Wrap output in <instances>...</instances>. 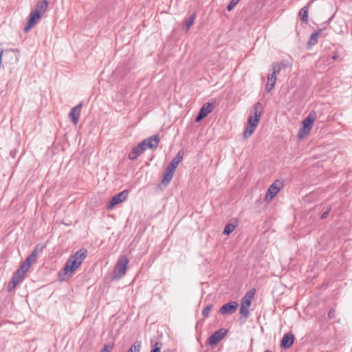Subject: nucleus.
I'll return each mask as SVG.
<instances>
[{
    "label": "nucleus",
    "mask_w": 352,
    "mask_h": 352,
    "mask_svg": "<svg viewBox=\"0 0 352 352\" xmlns=\"http://www.w3.org/2000/svg\"><path fill=\"white\" fill-rule=\"evenodd\" d=\"M160 142V137L157 134L152 135L147 139L144 140L136 146H134L129 154L130 160H135L143 153L147 148L156 149Z\"/></svg>",
    "instance_id": "1"
},
{
    "label": "nucleus",
    "mask_w": 352,
    "mask_h": 352,
    "mask_svg": "<svg viewBox=\"0 0 352 352\" xmlns=\"http://www.w3.org/2000/svg\"><path fill=\"white\" fill-rule=\"evenodd\" d=\"M87 250L81 248L67 261L63 269L65 275L70 277L75 270L82 264L87 256Z\"/></svg>",
    "instance_id": "2"
},
{
    "label": "nucleus",
    "mask_w": 352,
    "mask_h": 352,
    "mask_svg": "<svg viewBox=\"0 0 352 352\" xmlns=\"http://www.w3.org/2000/svg\"><path fill=\"white\" fill-rule=\"evenodd\" d=\"M128 263L129 260L126 256H122L118 259L113 269V279L118 280L126 274Z\"/></svg>",
    "instance_id": "3"
},
{
    "label": "nucleus",
    "mask_w": 352,
    "mask_h": 352,
    "mask_svg": "<svg viewBox=\"0 0 352 352\" xmlns=\"http://www.w3.org/2000/svg\"><path fill=\"white\" fill-rule=\"evenodd\" d=\"M228 330L222 328L216 331L208 339V344L210 346H214L219 342L227 334Z\"/></svg>",
    "instance_id": "4"
},
{
    "label": "nucleus",
    "mask_w": 352,
    "mask_h": 352,
    "mask_svg": "<svg viewBox=\"0 0 352 352\" xmlns=\"http://www.w3.org/2000/svg\"><path fill=\"white\" fill-rule=\"evenodd\" d=\"M281 185V182L278 180H276L272 184H271L267 190L265 201L267 202L270 201L279 192Z\"/></svg>",
    "instance_id": "5"
},
{
    "label": "nucleus",
    "mask_w": 352,
    "mask_h": 352,
    "mask_svg": "<svg viewBox=\"0 0 352 352\" xmlns=\"http://www.w3.org/2000/svg\"><path fill=\"white\" fill-rule=\"evenodd\" d=\"M19 50L18 49H6L3 50L0 44V56L1 57V60H3V58H7V56H11L12 60L14 62H18L19 60Z\"/></svg>",
    "instance_id": "6"
},
{
    "label": "nucleus",
    "mask_w": 352,
    "mask_h": 352,
    "mask_svg": "<svg viewBox=\"0 0 352 352\" xmlns=\"http://www.w3.org/2000/svg\"><path fill=\"white\" fill-rule=\"evenodd\" d=\"M41 17L42 16L40 14H38L32 11L28 16L26 25L23 29V32L25 33L29 32L37 23V22Z\"/></svg>",
    "instance_id": "7"
},
{
    "label": "nucleus",
    "mask_w": 352,
    "mask_h": 352,
    "mask_svg": "<svg viewBox=\"0 0 352 352\" xmlns=\"http://www.w3.org/2000/svg\"><path fill=\"white\" fill-rule=\"evenodd\" d=\"M315 113H310L309 116L302 121V127L298 132H309L311 130L314 122L315 120Z\"/></svg>",
    "instance_id": "8"
},
{
    "label": "nucleus",
    "mask_w": 352,
    "mask_h": 352,
    "mask_svg": "<svg viewBox=\"0 0 352 352\" xmlns=\"http://www.w3.org/2000/svg\"><path fill=\"white\" fill-rule=\"evenodd\" d=\"M213 110V104L210 102L205 103L200 109L197 116L195 118L196 122H199L206 118Z\"/></svg>",
    "instance_id": "9"
},
{
    "label": "nucleus",
    "mask_w": 352,
    "mask_h": 352,
    "mask_svg": "<svg viewBox=\"0 0 352 352\" xmlns=\"http://www.w3.org/2000/svg\"><path fill=\"white\" fill-rule=\"evenodd\" d=\"M239 307V304L236 301L230 302L224 304L219 309L221 314H234Z\"/></svg>",
    "instance_id": "10"
},
{
    "label": "nucleus",
    "mask_w": 352,
    "mask_h": 352,
    "mask_svg": "<svg viewBox=\"0 0 352 352\" xmlns=\"http://www.w3.org/2000/svg\"><path fill=\"white\" fill-rule=\"evenodd\" d=\"M82 106V103H79L78 104L73 107L69 113V118L74 125H76L78 122Z\"/></svg>",
    "instance_id": "11"
},
{
    "label": "nucleus",
    "mask_w": 352,
    "mask_h": 352,
    "mask_svg": "<svg viewBox=\"0 0 352 352\" xmlns=\"http://www.w3.org/2000/svg\"><path fill=\"white\" fill-rule=\"evenodd\" d=\"M129 195V190H124L111 197V208L123 202Z\"/></svg>",
    "instance_id": "12"
},
{
    "label": "nucleus",
    "mask_w": 352,
    "mask_h": 352,
    "mask_svg": "<svg viewBox=\"0 0 352 352\" xmlns=\"http://www.w3.org/2000/svg\"><path fill=\"white\" fill-rule=\"evenodd\" d=\"M47 7L48 1L47 0L39 1L36 3L32 11L42 16L46 12Z\"/></svg>",
    "instance_id": "13"
},
{
    "label": "nucleus",
    "mask_w": 352,
    "mask_h": 352,
    "mask_svg": "<svg viewBox=\"0 0 352 352\" xmlns=\"http://www.w3.org/2000/svg\"><path fill=\"white\" fill-rule=\"evenodd\" d=\"M294 336L292 333H285L281 340V346L285 349L289 348L294 343Z\"/></svg>",
    "instance_id": "14"
},
{
    "label": "nucleus",
    "mask_w": 352,
    "mask_h": 352,
    "mask_svg": "<svg viewBox=\"0 0 352 352\" xmlns=\"http://www.w3.org/2000/svg\"><path fill=\"white\" fill-rule=\"evenodd\" d=\"M255 295V289H250L241 299V305L250 307Z\"/></svg>",
    "instance_id": "15"
},
{
    "label": "nucleus",
    "mask_w": 352,
    "mask_h": 352,
    "mask_svg": "<svg viewBox=\"0 0 352 352\" xmlns=\"http://www.w3.org/2000/svg\"><path fill=\"white\" fill-rule=\"evenodd\" d=\"M175 170V168L169 166L168 165L167 166L165 173L164 174V177L162 180V184L167 185L170 182L173 177Z\"/></svg>",
    "instance_id": "16"
},
{
    "label": "nucleus",
    "mask_w": 352,
    "mask_h": 352,
    "mask_svg": "<svg viewBox=\"0 0 352 352\" xmlns=\"http://www.w3.org/2000/svg\"><path fill=\"white\" fill-rule=\"evenodd\" d=\"M258 120L259 119L254 118L253 116H250L248 119V126L243 132H254L257 126Z\"/></svg>",
    "instance_id": "17"
},
{
    "label": "nucleus",
    "mask_w": 352,
    "mask_h": 352,
    "mask_svg": "<svg viewBox=\"0 0 352 352\" xmlns=\"http://www.w3.org/2000/svg\"><path fill=\"white\" fill-rule=\"evenodd\" d=\"M38 257V252L36 249L32 252V253L25 258L23 262L27 266L31 267L32 264L36 261Z\"/></svg>",
    "instance_id": "18"
},
{
    "label": "nucleus",
    "mask_w": 352,
    "mask_h": 352,
    "mask_svg": "<svg viewBox=\"0 0 352 352\" xmlns=\"http://www.w3.org/2000/svg\"><path fill=\"white\" fill-rule=\"evenodd\" d=\"M184 156V152L182 151H179L177 155L171 160L170 164H168L169 166L176 169L178 164L181 162V161L183 159Z\"/></svg>",
    "instance_id": "19"
},
{
    "label": "nucleus",
    "mask_w": 352,
    "mask_h": 352,
    "mask_svg": "<svg viewBox=\"0 0 352 352\" xmlns=\"http://www.w3.org/2000/svg\"><path fill=\"white\" fill-rule=\"evenodd\" d=\"M249 308L250 307H245V305H241V307H240L241 316L239 318V320L242 323H244L247 320V319L249 316Z\"/></svg>",
    "instance_id": "20"
},
{
    "label": "nucleus",
    "mask_w": 352,
    "mask_h": 352,
    "mask_svg": "<svg viewBox=\"0 0 352 352\" xmlns=\"http://www.w3.org/2000/svg\"><path fill=\"white\" fill-rule=\"evenodd\" d=\"M263 111V107L262 104L258 102L256 104H254L252 109L251 110V113L253 114L254 118H256L259 119L261 113Z\"/></svg>",
    "instance_id": "21"
},
{
    "label": "nucleus",
    "mask_w": 352,
    "mask_h": 352,
    "mask_svg": "<svg viewBox=\"0 0 352 352\" xmlns=\"http://www.w3.org/2000/svg\"><path fill=\"white\" fill-rule=\"evenodd\" d=\"M276 82V77H274L270 74L267 76V82L265 85V90L267 93H270L274 88Z\"/></svg>",
    "instance_id": "22"
},
{
    "label": "nucleus",
    "mask_w": 352,
    "mask_h": 352,
    "mask_svg": "<svg viewBox=\"0 0 352 352\" xmlns=\"http://www.w3.org/2000/svg\"><path fill=\"white\" fill-rule=\"evenodd\" d=\"M21 281V279L13 274L11 280L8 285V292H10L16 288L17 285Z\"/></svg>",
    "instance_id": "23"
},
{
    "label": "nucleus",
    "mask_w": 352,
    "mask_h": 352,
    "mask_svg": "<svg viewBox=\"0 0 352 352\" xmlns=\"http://www.w3.org/2000/svg\"><path fill=\"white\" fill-rule=\"evenodd\" d=\"M299 16L300 20L305 23L308 22V8L307 6L303 7L299 12Z\"/></svg>",
    "instance_id": "24"
},
{
    "label": "nucleus",
    "mask_w": 352,
    "mask_h": 352,
    "mask_svg": "<svg viewBox=\"0 0 352 352\" xmlns=\"http://www.w3.org/2000/svg\"><path fill=\"white\" fill-rule=\"evenodd\" d=\"M281 69V66L279 65V63L275 62L272 65V72L270 74L274 77H276V76L280 73Z\"/></svg>",
    "instance_id": "25"
},
{
    "label": "nucleus",
    "mask_w": 352,
    "mask_h": 352,
    "mask_svg": "<svg viewBox=\"0 0 352 352\" xmlns=\"http://www.w3.org/2000/svg\"><path fill=\"white\" fill-rule=\"evenodd\" d=\"M318 32L312 33L307 43L308 46L310 47L312 45H316L318 43Z\"/></svg>",
    "instance_id": "26"
},
{
    "label": "nucleus",
    "mask_w": 352,
    "mask_h": 352,
    "mask_svg": "<svg viewBox=\"0 0 352 352\" xmlns=\"http://www.w3.org/2000/svg\"><path fill=\"white\" fill-rule=\"evenodd\" d=\"M196 18L195 13L191 14L189 18L186 21V31L190 28V26L194 23L195 19Z\"/></svg>",
    "instance_id": "27"
},
{
    "label": "nucleus",
    "mask_w": 352,
    "mask_h": 352,
    "mask_svg": "<svg viewBox=\"0 0 352 352\" xmlns=\"http://www.w3.org/2000/svg\"><path fill=\"white\" fill-rule=\"evenodd\" d=\"M235 228H236V226L234 224L228 223L226 226L223 233L224 234L228 235L234 230Z\"/></svg>",
    "instance_id": "28"
},
{
    "label": "nucleus",
    "mask_w": 352,
    "mask_h": 352,
    "mask_svg": "<svg viewBox=\"0 0 352 352\" xmlns=\"http://www.w3.org/2000/svg\"><path fill=\"white\" fill-rule=\"evenodd\" d=\"M141 348V342L136 341L134 344L131 346V348L128 350L127 352H139Z\"/></svg>",
    "instance_id": "29"
},
{
    "label": "nucleus",
    "mask_w": 352,
    "mask_h": 352,
    "mask_svg": "<svg viewBox=\"0 0 352 352\" xmlns=\"http://www.w3.org/2000/svg\"><path fill=\"white\" fill-rule=\"evenodd\" d=\"M212 308H213V305L212 304L208 305L206 307H205L202 311V314H201L202 316L204 318L208 317L210 311L212 309Z\"/></svg>",
    "instance_id": "30"
},
{
    "label": "nucleus",
    "mask_w": 352,
    "mask_h": 352,
    "mask_svg": "<svg viewBox=\"0 0 352 352\" xmlns=\"http://www.w3.org/2000/svg\"><path fill=\"white\" fill-rule=\"evenodd\" d=\"M25 273L26 272H25L24 270L21 271V268L19 267V269H17V270L13 274L17 276L18 278H21L22 280L24 278Z\"/></svg>",
    "instance_id": "31"
},
{
    "label": "nucleus",
    "mask_w": 352,
    "mask_h": 352,
    "mask_svg": "<svg viewBox=\"0 0 352 352\" xmlns=\"http://www.w3.org/2000/svg\"><path fill=\"white\" fill-rule=\"evenodd\" d=\"M239 1L240 0H231L227 6V10L228 11H231Z\"/></svg>",
    "instance_id": "32"
},
{
    "label": "nucleus",
    "mask_w": 352,
    "mask_h": 352,
    "mask_svg": "<svg viewBox=\"0 0 352 352\" xmlns=\"http://www.w3.org/2000/svg\"><path fill=\"white\" fill-rule=\"evenodd\" d=\"M161 345V343L156 342L151 352H160Z\"/></svg>",
    "instance_id": "33"
},
{
    "label": "nucleus",
    "mask_w": 352,
    "mask_h": 352,
    "mask_svg": "<svg viewBox=\"0 0 352 352\" xmlns=\"http://www.w3.org/2000/svg\"><path fill=\"white\" fill-rule=\"evenodd\" d=\"M330 211H331V207L329 206V207H328V208H327L326 211H325V212H324L322 214V215H321V217H320V218H321V219H326V218L328 217V215H329V212H330Z\"/></svg>",
    "instance_id": "34"
},
{
    "label": "nucleus",
    "mask_w": 352,
    "mask_h": 352,
    "mask_svg": "<svg viewBox=\"0 0 352 352\" xmlns=\"http://www.w3.org/2000/svg\"><path fill=\"white\" fill-rule=\"evenodd\" d=\"M19 268H21V271L24 270L25 272H28L30 267H28L24 263H22L19 266Z\"/></svg>",
    "instance_id": "35"
},
{
    "label": "nucleus",
    "mask_w": 352,
    "mask_h": 352,
    "mask_svg": "<svg viewBox=\"0 0 352 352\" xmlns=\"http://www.w3.org/2000/svg\"><path fill=\"white\" fill-rule=\"evenodd\" d=\"M327 316L329 319L333 318L335 317V309H331L328 312Z\"/></svg>",
    "instance_id": "36"
},
{
    "label": "nucleus",
    "mask_w": 352,
    "mask_h": 352,
    "mask_svg": "<svg viewBox=\"0 0 352 352\" xmlns=\"http://www.w3.org/2000/svg\"><path fill=\"white\" fill-rule=\"evenodd\" d=\"M109 348H110V344L109 343L106 344L104 346V348L100 351V352H110Z\"/></svg>",
    "instance_id": "37"
},
{
    "label": "nucleus",
    "mask_w": 352,
    "mask_h": 352,
    "mask_svg": "<svg viewBox=\"0 0 352 352\" xmlns=\"http://www.w3.org/2000/svg\"><path fill=\"white\" fill-rule=\"evenodd\" d=\"M279 65L281 66V69L282 68H287L289 65V63L287 61H282L281 63H279Z\"/></svg>",
    "instance_id": "38"
},
{
    "label": "nucleus",
    "mask_w": 352,
    "mask_h": 352,
    "mask_svg": "<svg viewBox=\"0 0 352 352\" xmlns=\"http://www.w3.org/2000/svg\"><path fill=\"white\" fill-rule=\"evenodd\" d=\"M3 59H5L6 63L14 64L16 63L12 60L11 56H7V58H3Z\"/></svg>",
    "instance_id": "39"
},
{
    "label": "nucleus",
    "mask_w": 352,
    "mask_h": 352,
    "mask_svg": "<svg viewBox=\"0 0 352 352\" xmlns=\"http://www.w3.org/2000/svg\"><path fill=\"white\" fill-rule=\"evenodd\" d=\"M308 133H298V140H303Z\"/></svg>",
    "instance_id": "40"
},
{
    "label": "nucleus",
    "mask_w": 352,
    "mask_h": 352,
    "mask_svg": "<svg viewBox=\"0 0 352 352\" xmlns=\"http://www.w3.org/2000/svg\"><path fill=\"white\" fill-rule=\"evenodd\" d=\"M16 154V150H12L10 153V155L12 157L14 158Z\"/></svg>",
    "instance_id": "41"
},
{
    "label": "nucleus",
    "mask_w": 352,
    "mask_h": 352,
    "mask_svg": "<svg viewBox=\"0 0 352 352\" xmlns=\"http://www.w3.org/2000/svg\"><path fill=\"white\" fill-rule=\"evenodd\" d=\"M252 133H243V139H248V138L250 137V135H252Z\"/></svg>",
    "instance_id": "42"
},
{
    "label": "nucleus",
    "mask_w": 352,
    "mask_h": 352,
    "mask_svg": "<svg viewBox=\"0 0 352 352\" xmlns=\"http://www.w3.org/2000/svg\"><path fill=\"white\" fill-rule=\"evenodd\" d=\"M106 208L107 210H110L111 206H110V200H109L106 204Z\"/></svg>",
    "instance_id": "43"
},
{
    "label": "nucleus",
    "mask_w": 352,
    "mask_h": 352,
    "mask_svg": "<svg viewBox=\"0 0 352 352\" xmlns=\"http://www.w3.org/2000/svg\"><path fill=\"white\" fill-rule=\"evenodd\" d=\"M164 352H171V351H170V350H169V349H168V350H166V351H164Z\"/></svg>",
    "instance_id": "44"
},
{
    "label": "nucleus",
    "mask_w": 352,
    "mask_h": 352,
    "mask_svg": "<svg viewBox=\"0 0 352 352\" xmlns=\"http://www.w3.org/2000/svg\"><path fill=\"white\" fill-rule=\"evenodd\" d=\"M265 352H272V351H270L269 350H266Z\"/></svg>",
    "instance_id": "45"
}]
</instances>
